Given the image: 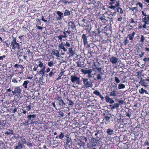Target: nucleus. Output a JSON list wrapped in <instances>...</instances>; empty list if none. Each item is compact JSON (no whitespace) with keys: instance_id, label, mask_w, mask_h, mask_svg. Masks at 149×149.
<instances>
[{"instance_id":"obj_1","label":"nucleus","mask_w":149,"mask_h":149,"mask_svg":"<svg viewBox=\"0 0 149 149\" xmlns=\"http://www.w3.org/2000/svg\"><path fill=\"white\" fill-rule=\"evenodd\" d=\"M55 102L57 107L58 108V109L64 107L65 105V103L64 102L63 100L61 97H59L56 100Z\"/></svg>"},{"instance_id":"obj_2","label":"nucleus","mask_w":149,"mask_h":149,"mask_svg":"<svg viewBox=\"0 0 149 149\" xmlns=\"http://www.w3.org/2000/svg\"><path fill=\"white\" fill-rule=\"evenodd\" d=\"M82 79L84 86L86 88H88L90 87H92L93 86V82L91 81V80L89 81L88 79L83 78H82Z\"/></svg>"},{"instance_id":"obj_3","label":"nucleus","mask_w":149,"mask_h":149,"mask_svg":"<svg viewBox=\"0 0 149 149\" xmlns=\"http://www.w3.org/2000/svg\"><path fill=\"white\" fill-rule=\"evenodd\" d=\"M22 87L21 86H20L16 87L14 88V91H12V93L13 95L15 94L17 95H19L21 93L22 91Z\"/></svg>"},{"instance_id":"obj_4","label":"nucleus","mask_w":149,"mask_h":149,"mask_svg":"<svg viewBox=\"0 0 149 149\" xmlns=\"http://www.w3.org/2000/svg\"><path fill=\"white\" fill-rule=\"evenodd\" d=\"M68 25L69 26L68 28L69 30H71L72 32H74L76 30V26L74 23L73 22H70L68 23Z\"/></svg>"},{"instance_id":"obj_5","label":"nucleus","mask_w":149,"mask_h":149,"mask_svg":"<svg viewBox=\"0 0 149 149\" xmlns=\"http://www.w3.org/2000/svg\"><path fill=\"white\" fill-rule=\"evenodd\" d=\"M71 80L72 83L75 82L76 84H79L80 83V78L76 76L72 75L71 76Z\"/></svg>"},{"instance_id":"obj_6","label":"nucleus","mask_w":149,"mask_h":149,"mask_svg":"<svg viewBox=\"0 0 149 149\" xmlns=\"http://www.w3.org/2000/svg\"><path fill=\"white\" fill-rule=\"evenodd\" d=\"M90 141L92 143V145L93 146H95L97 145V143L99 140V139H95L93 137H92L91 139H89Z\"/></svg>"},{"instance_id":"obj_7","label":"nucleus","mask_w":149,"mask_h":149,"mask_svg":"<svg viewBox=\"0 0 149 149\" xmlns=\"http://www.w3.org/2000/svg\"><path fill=\"white\" fill-rule=\"evenodd\" d=\"M110 1L111 2H110L109 3L110 5H113V4L116 3L115 5L116 7H118L119 6L120 4L119 3V0H110Z\"/></svg>"},{"instance_id":"obj_8","label":"nucleus","mask_w":149,"mask_h":149,"mask_svg":"<svg viewBox=\"0 0 149 149\" xmlns=\"http://www.w3.org/2000/svg\"><path fill=\"white\" fill-rule=\"evenodd\" d=\"M56 13L58 15V17L57 18V20L58 21L61 20L63 17V13L60 11H57Z\"/></svg>"},{"instance_id":"obj_9","label":"nucleus","mask_w":149,"mask_h":149,"mask_svg":"<svg viewBox=\"0 0 149 149\" xmlns=\"http://www.w3.org/2000/svg\"><path fill=\"white\" fill-rule=\"evenodd\" d=\"M110 61L113 64H116L118 63V59L116 57L112 56L109 58Z\"/></svg>"},{"instance_id":"obj_10","label":"nucleus","mask_w":149,"mask_h":149,"mask_svg":"<svg viewBox=\"0 0 149 149\" xmlns=\"http://www.w3.org/2000/svg\"><path fill=\"white\" fill-rule=\"evenodd\" d=\"M82 38L83 39V41L84 45H85L88 44L87 37L86 34H84L82 35Z\"/></svg>"},{"instance_id":"obj_11","label":"nucleus","mask_w":149,"mask_h":149,"mask_svg":"<svg viewBox=\"0 0 149 149\" xmlns=\"http://www.w3.org/2000/svg\"><path fill=\"white\" fill-rule=\"evenodd\" d=\"M81 72H83L84 74H91L92 72V70L91 69H89L88 70L82 69Z\"/></svg>"},{"instance_id":"obj_12","label":"nucleus","mask_w":149,"mask_h":149,"mask_svg":"<svg viewBox=\"0 0 149 149\" xmlns=\"http://www.w3.org/2000/svg\"><path fill=\"white\" fill-rule=\"evenodd\" d=\"M94 66H95V67L93 68L92 69L93 71H94L95 69H97L98 73H101L102 74H104L102 72V68L97 67L96 65L95 64H94Z\"/></svg>"},{"instance_id":"obj_13","label":"nucleus","mask_w":149,"mask_h":149,"mask_svg":"<svg viewBox=\"0 0 149 149\" xmlns=\"http://www.w3.org/2000/svg\"><path fill=\"white\" fill-rule=\"evenodd\" d=\"M105 99L106 102H109L110 104H112L114 102V101L112 99L110 98L108 95L106 96Z\"/></svg>"},{"instance_id":"obj_14","label":"nucleus","mask_w":149,"mask_h":149,"mask_svg":"<svg viewBox=\"0 0 149 149\" xmlns=\"http://www.w3.org/2000/svg\"><path fill=\"white\" fill-rule=\"evenodd\" d=\"M24 145L23 144V143H21L19 142L18 143V145L15 146V149H22L24 148Z\"/></svg>"},{"instance_id":"obj_15","label":"nucleus","mask_w":149,"mask_h":149,"mask_svg":"<svg viewBox=\"0 0 149 149\" xmlns=\"http://www.w3.org/2000/svg\"><path fill=\"white\" fill-rule=\"evenodd\" d=\"M136 89L135 90L134 89H133V88L131 89V95H132L131 96L133 98H134L136 97Z\"/></svg>"},{"instance_id":"obj_16","label":"nucleus","mask_w":149,"mask_h":149,"mask_svg":"<svg viewBox=\"0 0 149 149\" xmlns=\"http://www.w3.org/2000/svg\"><path fill=\"white\" fill-rule=\"evenodd\" d=\"M65 45H64L63 43L62 42L59 45L58 47L60 49H62L64 52H65L67 51V50L65 47Z\"/></svg>"},{"instance_id":"obj_17","label":"nucleus","mask_w":149,"mask_h":149,"mask_svg":"<svg viewBox=\"0 0 149 149\" xmlns=\"http://www.w3.org/2000/svg\"><path fill=\"white\" fill-rule=\"evenodd\" d=\"M106 132L109 135H110L114 134L113 130L111 128H108L107 129Z\"/></svg>"},{"instance_id":"obj_18","label":"nucleus","mask_w":149,"mask_h":149,"mask_svg":"<svg viewBox=\"0 0 149 149\" xmlns=\"http://www.w3.org/2000/svg\"><path fill=\"white\" fill-rule=\"evenodd\" d=\"M36 115L35 114H30L28 116H27V118L28 119V120H33V119L36 117Z\"/></svg>"},{"instance_id":"obj_19","label":"nucleus","mask_w":149,"mask_h":149,"mask_svg":"<svg viewBox=\"0 0 149 149\" xmlns=\"http://www.w3.org/2000/svg\"><path fill=\"white\" fill-rule=\"evenodd\" d=\"M141 80L139 82V83L141 84V85L144 86H147V83L146 82V80L142 79V78L141 77Z\"/></svg>"},{"instance_id":"obj_20","label":"nucleus","mask_w":149,"mask_h":149,"mask_svg":"<svg viewBox=\"0 0 149 149\" xmlns=\"http://www.w3.org/2000/svg\"><path fill=\"white\" fill-rule=\"evenodd\" d=\"M117 92L115 90H113L110 92V94L108 95L110 96L115 97L117 96Z\"/></svg>"},{"instance_id":"obj_21","label":"nucleus","mask_w":149,"mask_h":149,"mask_svg":"<svg viewBox=\"0 0 149 149\" xmlns=\"http://www.w3.org/2000/svg\"><path fill=\"white\" fill-rule=\"evenodd\" d=\"M102 135L103 133H100L99 134H95V135L97 136L96 139H99V140H100L101 139H102Z\"/></svg>"},{"instance_id":"obj_22","label":"nucleus","mask_w":149,"mask_h":149,"mask_svg":"<svg viewBox=\"0 0 149 149\" xmlns=\"http://www.w3.org/2000/svg\"><path fill=\"white\" fill-rule=\"evenodd\" d=\"M64 136V133L62 132H61L59 135H58L56 136V138L57 139H63Z\"/></svg>"},{"instance_id":"obj_23","label":"nucleus","mask_w":149,"mask_h":149,"mask_svg":"<svg viewBox=\"0 0 149 149\" xmlns=\"http://www.w3.org/2000/svg\"><path fill=\"white\" fill-rule=\"evenodd\" d=\"M7 130L8 131H6L5 133V134L9 135L10 134H14V133H13V131L12 130L7 129Z\"/></svg>"},{"instance_id":"obj_24","label":"nucleus","mask_w":149,"mask_h":149,"mask_svg":"<svg viewBox=\"0 0 149 149\" xmlns=\"http://www.w3.org/2000/svg\"><path fill=\"white\" fill-rule=\"evenodd\" d=\"M38 66H39L41 68H42L46 66L45 64L44 63H42V62L41 61H39L38 62Z\"/></svg>"},{"instance_id":"obj_25","label":"nucleus","mask_w":149,"mask_h":149,"mask_svg":"<svg viewBox=\"0 0 149 149\" xmlns=\"http://www.w3.org/2000/svg\"><path fill=\"white\" fill-rule=\"evenodd\" d=\"M139 92L141 94H143L145 93L146 94H149L147 92V91L146 90L144 89L143 88H141V89L139 90Z\"/></svg>"},{"instance_id":"obj_26","label":"nucleus","mask_w":149,"mask_h":149,"mask_svg":"<svg viewBox=\"0 0 149 149\" xmlns=\"http://www.w3.org/2000/svg\"><path fill=\"white\" fill-rule=\"evenodd\" d=\"M29 82L28 81H24V83L23 84V86L25 88H27V84L28 83H29Z\"/></svg>"},{"instance_id":"obj_27","label":"nucleus","mask_w":149,"mask_h":149,"mask_svg":"<svg viewBox=\"0 0 149 149\" xmlns=\"http://www.w3.org/2000/svg\"><path fill=\"white\" fill-rule=\"evenodd\" d=\"M70 14V12L68 10H65L64 13V16H68Z\"/></svg>"},{"instance_id":"obj_28","label":"nucleus","mask_w":149,"mask_h":149,"mask_svg":"<svg viewBox=\"0 0 149 149\" xmlns=\"http://www.w3.org/2000/svg\"><path fill=\"white\" fill-rule=\"evenodd\" d=\"M14 42L15 44V46L16 47V48H17L18 49H19V45L18 43L16 41V39L15 38H14Z\"/></svg>"},{"instance_id":"obj_29","label":"nucleus","mask_w":149,"mask_h":149,"mask_svg":"<svg viewBox=\"0 0 149 149\" xmlns=\"http://www.w3.org/2000/svg\"><path fill=\"white\" fill-rule=\"evenodd\" d=\"M111 118H112V116H105V119L107 122L108 123L110 122V120L111 119Z\"/></svg>"},{"instance_id":"obj_30","label":"nucleus","mask_w":149,"mask_h":149,"mask_svg":"<svg viewBox=\"0 0 149 149\" xmlns=\"http://www.w3.org/2000/svg\"><path fill=\"white\" fill-rule=\"evenodd\" d=\"M125 85L121 83H120L118 84V88L119 89H120L122 88H125Z\"/></svg>"},{"instance_id":"obj_31","label":"nucleus","mask_w":149,"mask_h":149,"mask_svg":"<svg viewBox=\"0 0 149 149\" xmlns=\"http://www.w3.org/2000/svg\"><path fill=\"white\" fill-rule=\"evenodd\" d=\"M116 10L118 13H120L121 14L123 13V11L122 9L120 8H116Z\"/></svg>"},{"instance_id":"obj_32","label":"nucleus","mask_w":149,"mask_h":149,"mask_svg":"<svg viewBox=\"0 0 149 149\" xmlns=\"http://www.w3.org/2000/svg\"><path fill=\"white\" fill-rule=\"evenodd\" d=\"M119 106V104L118 103H115L113 105L112 107V109H115L117 107H118Z\"/></svg>"},{"instance_id":"obj_33","label":"nucleus","mask_w":149,"mask_h":149,"mask_svg":"<svg viewBox=\"0 0 149 149\" xmlns=\"http://www.w3.org/2000/svg\"><path fill=\"white\" fill-rule=\"evenodd\" d=\"M142 21L143 22H144L146 24H148L149 22L148 21L146 17H145L144 18H142Z\"/></svg>"},{"instance_id":"obj_34","label":"nucleus","mask_w":149,"mask_h":149,"mask_svg":"<svg viewBox=\"0 0 149 149\" xmlns=\"http://www.w3.org/2000/svg\"><path fill=\"white\" fill-rule=\"evenodd\" d=\"M102 74L101 73L98 74H97V80H102Z\"/></svg>"},{"instance_id":"obj_35","label":"nucleus","mask_w":149,"mask_h":149,"mask_svg":"<svg viewBox=\"0 0 149 149\" xmlns=\"http://www.w3.org/2000/svg\"><path fill=\"white\" fill-rule=\"evenodd\" d=\"M138 9V8L136 7L131 8V10H132V11H133V13H136Z\"/></svg>"},{"instance_id":"obj_36","label":"nucleus","mask_w":149,"mask_h":149,"mask_svg":"<svg viewBox=\"0 0 149 149\" xmlns=\"http://www.w3.org/2000/svg\"><path fill=\"white\" fill-rule=\"evenodd\" d=\"M58 114L60 115V116L63 117L64 116V113H63V111H59L58 112Z\"/></svg>"},{"instance_id":"obj_37","label":"nucleus","mask_w":149,"mask_h":149,"mask_svg":"<svg viewBox=\"0 0 149 149\" xmlns=\"http://www.w3.org/2000/svg\"><path fill=\"white\" fill-rule=\"evenodd\" d=\"M11 45L12 46V49H15L16 48V47L15 46V44L14 42V38L13 39V41L11 43Z\"/></svg>"},{"instance_id":"obj_38","label":"nucleus","mask_w":149,"mask_h":149,"mask_svg":"<svg viewBox=\"0 0 149 149\" xmlns=\"http://www.w3.org/2000/svg\"><path fill=\"white\" fill-rule=\"evenodd\" d=\"M69 52L72 55H73L74 54V52L72 50V48H70L69 49Z\"/></svg>"},{"instance_id":"obj_39","label":"nucleus","mask_w":149,"mask_h":149,"mask_svg":"<svg viewBox=\"0 0 149 149\" xmlns=\"http://www.w3.org/2000/svg\"><path fill=\"white\" fill-rule=\"evenodd\" d=\"M111 5L110 6H109V8L111 9H113L114 10V11H116V7L115 6V5L114 6H113L112 5Z\"/></svg>"},{"instance_id":"obj_40","label":"nucleus","mask_w":149,"mask_h":149,"mask_svg":"<svg viewBox=\"0 0 149 149\" xmlns=\"http://www.w3.org/2000/svg\"><path fill=\"white\" fill-rule=\"evenodd\" d=\"M93 93L96 95H98L99 96L100 94V92L98 91H97V90H95L94 91Z\"/></svg>"},{"instance_id":"obj_41","label":"nucleus","mask_w":149,"mask_h":149,"mask_svg":"<svg viewBox=\"0 0 149 149\" xmlns=\"http://www.w3.org/2000/svg\"><path fill=\"white\" fill-rule=\"evenodd\" d=\"M27 52L28 53V54L29 56H32L33 53L31 52L29 49H28Z\"/></svg>"},{"instance_id":"obj_42","label":"nucleus","mask_w":149,"mask_h":149,"mask_svg":"<svg viewBox=\"0 0 149 149\" xmlns=\"http://www.w3.org/2000/svg\"><path fill=\"white\" fill-rule=\"evenodd\" d=\"M54 64V63L52 62L51 61L49 62L48 63V65L49 67H51Z\"/></svg>"},{"instance_id":"obj_43","label":"nucleus","mask_w":149,"mask_h":149,"mask_svg":"<svg viewBox=\"0 0 149 149\" xmlns=\"http://www.w3.org/2000/svg\"><path fill=\"white\" fill-rule=\"evenodd\" d=\"M145 40V37L143 35H142L141 37V40H140V41H141L142 42H143Z\"/></svg>"},{"instance_id":"obj_44","label":"nucleus","mask_w":149,"mask_h":149,"mask_svg":"<svg viewBox=\"0 0 149 149\" xmlns=\"http://www.w3.org/2000/svg\"><path fill=\"white\" fill-rule=\"evenodd\" d=\"M100 133H103V132L102 131V130H97V131L96 132V133H95V134H99Z\"/></svg>"},{"instance_id":"obj_45","label":"nucleus","mask_w":149,"mask_h":149,"mask_svg":"<svg viewBox=\"0 0 149 149\" xmlns=\"http://www.w3.org/2000/svg\"><path fill=\"white\" fill-rule=\"evenodd\" d=\"M115 81L117 83H119L120 82V81L119 80V79L116 77H115Z\"/></svg>"},{"instance_id":"obj_46","label":"nucleus","mask_w":149,"mask_h":149,"mask_svg":"<svg viewBox=\"0 0 149 149\" xmlns=\"http://www.w3.org/2000/svg\"><path fill=\"white\" fill-rule=\"evenodd\" d=\"M129 41L126 38L124 41V44L125 45H126L128 42H129Z\"/></svg>"},{"instance_id":"obj_47","label":"nucleus","mask_w":149,"mask_h":149,"mask_svg":"<svg viewBox=\"0 0 149 149\" xmlns=\"http://www.w3.org/2000/svg\"><path fill=\"white\" fill-rule=\"evenodd\" d=\"M46 68V66H45V67H44L43 68H42V69H41L40 70L39 72H45L46 71H45V69Z\"/></svg>"},{"instance_id":"obj_48","label":"nucleus","mask_w":149,"mask_h":149,"mask_svg":"<svg viewBox=\"0 0 149 149\" xmlns=\"http://www.w3.org/2000/svg\"><path fill=\"white\" fill-rule=\"evenodd\" d=\"M136 5H138L141 8H143V4L142 3L139 2L138 3H136Z\"/></svg>"},{"instance_id":"obj_49","label":"nucleus","mask_w":149,"mask_h":149,"mask_svg":"<svg viewBox=\"0 0 149 149\" xmlns=\"http://www.w3.org/2000/svg\"><path fill=\"white\" fill-rule=\"evenodd\" d=\"M54 75V73L52 71H51L49 74V76L50 77H52Z\"/></svg>"},{"instance_id":"obj_50","label":"nucleus","mask_w":149,"mask_h":149,"mask_svg":"<svg viewBox=\"0 0 149 149\" xmlns=\"http://www.w3.org/2000/svg\"><path fill=\"white\" fill-rule=\"evenodd\" d=\"M26 107V109L28 111H30L31 110V107L30 105H29Z\"/></svg>"},{"instance_id":"obj_51","label":"nucleus","mask_w":149,"mask_h":149,"mask_svg":"<svg viewBox=\"0 0 149 149\" xmlns=\"http://www.w3.org/2000/svg\"><path fill=\"white\" fill-rule=\"evenodd\" d=\"M56 56L57 57H59L60 56V53L59 52L58 50H56Z\"/></svg>"},{"instance_id":"obj_52","label":"nucleus","mask_w":149,"mask_h":149,"mask_svg":"<svg viewBox=\"0 0 149 149\" xmlns=\"http://www.w3.org/2000/svg\"><path fill=\"white\" fill-rule=\"evenodd\" d=\"M144 145L145 146H148L149 145V143L148 141H146L145 142Z\"/></svg>"},{"instance_id":"obj_53","label":"nucleus","mask_w":149,"mask_h":149,"mask_svg":"<svg viewBox=\"0 0 149 149\" xmlns=\"http://www.w3.org/2000/svg\"><path fill=\"white\" fill-rule=\"evenodd\" d=\"M116 11L114 12L113 13H112V12H111V15H112V17H113L114 16H115V15H116Z\"/></svg>"},{"instance_id":"obj_54","label":"nucleus","mask_w":149,"mask_h":149,"mask_svg":"<svg viewBox=\"0 0 149 149\" xmlns=\"http://www.w3.org/2000/svg\"><path fill=\"white\" fill-rule=\"evenodd\" d=\"M28 120L25 121V122H24L23 124L25 126H27L28 125Z\"/></svg>"},{"instance_id":"obj_55","label":"nucleus","mask_w":149,"mask_h":149,"mask_svg":"<svg viewBox=\"0 0 149 149\" xmlns=\"http://www.w3.org/2000/svg\"><path fill=\"white\" fill-rule=\"evenodd\" d=\"M89 25L88 24H86L85 26V29L86 30H88L89 29Z\"/></svg>"},{"instance_id":"obj_56","label":"nucleus","mask_w":149,"mask_h":149,"mask_svg":"<svg viewBox=\"0 0 149 149\" xmlns=\"http://www.w3.org/2000/svg\"><path fill=\"white\" fill-rule=\"evenodd\" d=\"M113 87L114 88V89L116 90L117 89V86L116 84H114L113 85Z\"/></svg>"},{"instance_id":"obj_57","label":"nucleus","mask_w":149,"mask_h":149,"mask_svg":"<svg viewBox=\"0 0 149 149\" xmlns=\"http://www.w3.org/2000/svg\"><path fill=\"white\" fill-rule=\"evenodd\" d=\"M27 145L29 147H32L33 146L32 143H30L28 142H27Z\"/></svg>"},{"instance_id":"obj_58","label":"nucleus","mask_w":149,"mask_h":149,"mask_svg":"<svg viewBox=\"0 0 149 149\" xmlns=\"http://www.w3.org/2000/svg\"><path fill=\"white\" fill-rule=\"evenodd\" d=\"M65 45L66 47H70V44L67 42H66V43L65 44Z\"/></svg>"},{"instance_id":"obj_59","label":"nucleus","mask_w":149,"mask_h":149,"mask_svg":"<svg viewBox=\"0 0 149 149\" xmlns=\"http://www.w3.org/2000/svg\"><path fill=\"white\" fill-rule=\"evenodd\" d=\"M12 82H14L15 83H17V81L15 79H12Z\"/></svg>"},{"instance_id":"obj_60","label":"nucleus","mask_w":149,"mask_h":149,"mask_svg":"<svg viewBox=\"0 0 149 149\" xmlns=\"http://www.w3.org/2000/svg\"><path fill=\"white\" fill-rule=\"evenodd\" d=\"M18 108V107H15L13 110V112L15 113L17 111Z\"/></svg>"},{"instance_id":"obj_61","label":"nucleus","mask_w":149,"mask_h":149,"mask_svg":"<svg viewBox=\"0 0 149 149\" xmlns=\"http://www.w3.org/2000/svg\"><path fill=\"white\" fill-rule=\"evenodd\" d=\"M39 72L40 74H41L42 75V77H43V76L45 75V72Z\"/></svg>"},{"instance_id":"obj_62","label":"nucleus","mask_w":149,"mask_h":149,"mask_svg":"<svg viewBox=\"0 0 149 149\" xmlns=\"http://www.w3.org/2000/svg\"><path fill=\"white\" fill-rule=\"evenodd\" d=\"M69 105H72L73 104V103L72 100H69Z\"/></svg>"},{"instance_id":"obj_63","label":"nucleus","mask_w":149,"mask_h":149,"mask_svg":"<svg viewBox=\"0 0 149 149\" xmlns=\"http://www.w3.org/2000/svg\"><path fill=\"white\" fill-rule=\"evenodd\" d=\"M135 34V33L133 32V33L132 34V36H131V40L133 39V38L134 37V36Z\"/></svg>"},{"instance_id":"obj_64","label":"nucleus","mask_w":149,"mask_h":149,"mask_svg":"<svg viewBox=\"0 0 149 149\" xmlns=\"http://www.w3.org/2000/svg\"><path fill=\"white\" fill-rule=\"evenodd\" d=\"M100 18L102 22H103L104 20H106V19L104 18L103 16L100 17Z\"/></svg>"}]
</instances>
